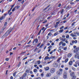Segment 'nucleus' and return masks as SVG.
Listing matches in <instances>:
<instances>
[{
  "instance_id": "f257e3e1",
  "label": "nucleus",
  "mask_w": 79,
  "mask_h": 79,
  "mask_svg": "<svg viewBox=\"0 0 79 79\" xmlns=\"http://www.w3.org/2000/svg\"><path fill=\"white\" fill-rule=\"evenodd\" d=\"M15 27H13V28L11 29V27H10V28L8 30V31L6 32L4 35L2 36V38H4L5 37H7L9 34H10V32H11V31H13Z\"/></svg>"
},
{
  "instance_id": "f03ea898",
  "label": "nucleus",
  "mask_w": 79,
  "mask_h": 79,
  "mask_svg": "<svg viewBox=\"0 0 79 79\" xmlns=\"http://www.w3.org/2000/svg\"><path fill=\"white\" fill-rule=\"evenodd\" d=\"M63 72V69H60L57 72V74L58 76H60L62 74Z\"/></svg>"
},
{
  "instance_id": "7ed1b4c3",
  "label": "nucleus",
  "mask_w": 79,
  "mask_h": 79,
  "mask_svg": "<svg viewBox=\"0 0 79 79\" xmlns=\"http://www.w3.org/2000/svg\"><path fill=\"white\" fill-rule=\"evenodd\" d=\"M63 77L64 79H66L68 77V73L67 72H64L63 74Z\"/></svg>"
},
{
  "instance_id": "20e7f679",
  "label": "nucleus",
  "mask_w": 79,
  "mask_h": 79,
  "mask_svg": "<svg viewBox=\"0 0 79 79\" xmlns=\"http://www.w3.org/2000/svg\"><path fill=\"white\" fill-rule=\"evenodd\" d=\"M79 48L77 47L76 49H74V50L73 51V53H77L78 52V51H79Z\"/></svg>"
},
{
  "instance_id": "39448f33",
  "label": "nucleus",
  "mask_w": 79,
  "mask_h": 79,
  "mask_svg": "<svg viewBox=\"0 0 79 79\" xmlns=\"http://www.w3.org/2000/svg\"><path fill=\"white\" fill-rule=\"evenodd\" d=\"M50 71L51 73H54L55 72V69L52 68L50 69Z\"/></svg>"
},
{
  "instance_id": "423d86ee",
  "label": "nucleus",
  "mask_w": 79,
  "mask_h": 79,
  "mask_svg": "<svg viewBox=\"0 0 79 79\" xmlns=\"http://www.w3.org/2000/svg\"><path fill=\"white\" fill-rule=\"evenodd\" d=\"M79 52L78 53H76L75 54L74 57L75 58H77L78 59H79Z\"/></svg>"
},
{
  "instance_id": "0eeeda50",
  "label": "nucleus",
  "mask_w": 79,
  "mask_h": 79,
  "mask_svg": "<svg viewBox=\"0 0 79 79\" xmlns=\"http://www.w3.org/2000/svg\"><path fill=\"white\" fill-rule=\"evenodd\" d=\"M60 23V21H58L56 23V24H55L54 25V27H55V28L58 27V25Z\"/></svg>"
},
{
  "instance_id": "6e6552de",
  "label": "nucleus",
  "mask_w": 79,
  "mask_h": 79,
  "mask_svg": "<svg viewBox=\"0 0 79 79\" xmlns=\"http://www.w3.org/2000/svg\"><path fill=\"white\" fill-rule=\"evenodd\" d=\"M54 68H57L58 67V64L54 63L52 64Z\"/></svg>"
},
{
  "instance_id": "1a4fd4ad",
  "label": "nucleus",
  "mask_w": 79,
  "mask_h": 79,
  "mask_svg": "<svg viewBox=\"0 0 79 79\" xmlns=\"http://www.w3.org/2000/svg\"><path fill=\"white\" fill-rule=\"evenodd\" d=\"M52 76V73H48L46 74V76L48 77H50V76Z\"/></svg>"
},
{
  "instance_id": "9d476101",
  "label": "nucleus",
  "mask_w": 79,
  "mask_h": 79,
  "mask_svg": "<svg viewBox=\"0 0 79 79\" xmlns=\"http://www.w3.org/2000/svg\"><path fill=\"white\" fill-rule=\"evenodd\" d=\"M72 53H69L67 55V57H68V58H70L72 56Z\"/></svg>"
},
{
  "instance_id": "9b49d317",
  "label": "nucleus",
  "mask_w": 79,
  "mask_h": 79,
  "mask_svg": "<svg viewBox=\"0 0 79 79\" xmlns=\"http://www.w3.org/2000/svg\"><path fill=\"white\" fill-rule=\"evenodd\" d=\"M70 76L73 77V76L75 75V73L74 72H72L70 74Z\"/></svg>"
},
{
  "instance_id": "f8f14e48",
  "label": "nucleus",
  "mask_w": 79,
  "mask_h": 79,
  "mask_svg": "<svg viewBox=\"0 0 79 79\" xmlns=\"http://www.w3.org/2000/svg\"><path fill=\"white\" fill-rule=\"evenodd\" d=\"M49 59H50L49 57H48V56H46L44 58V60H45V61H46L47 60H48Z\"/></svg>"
},
{
  "instance_id": "ddd939ff",
  "label": "nucleus",
  "mask_w": 79,
  "mask_h": 79,
  "mask_svg": "<svg viewBox=\"0 0 79 79\" xmlns=\"http://www.w3.org/2000/svg\"><path fill=\"white\" fill-rule=\"evenodd\" d=\"M72 44H74L75 43V44H77V40H75V41H72Z\"/></svg>"
},
{
  "instance_id": "4468645a",
  "label": "nucleus",
  "mask_w": 79,
  "mask_h": 79,
  "mask_svg": "<svg viewBox=\"0 0 79 79\" xmlns=\"http://www.w3.org/2000/svg\"><path fill=\"white\" fill-rule=\"evenodd\" d=\"M35 42V43H37V42H38V39H35L34 40L33 42V44Z\"/></svg>"
},
{
  "instance_id": "2eb2a0df",
  "label": "nucleus",
  "mask_w": 79,
  "mask_h": 79,
  "mask_svg": "<svg viewBox=\"0 0 79 79\" xmlns=\"http://www.w3.org/2000/svg\"><path fill=\"white\" fill-rule=\"evenodd\" d=\"M5 29V27H4L2 28L0 31L1 33H2V32H3V31H4V29Z\"/></svg>"
},
{
  "instance_id": "dca6fc26",
  "label": "nucleus",
  "mask_w": 79,
  "mask_h": 79,
  "mask_svg": "<svg viewBox=\"0 0 79 79\" xmlns=\"http://www.w3.org/2000/svg\"><path fill=\"white\" fill-rule=\"evenodd\" d=\"M44 69H45V71H48L49 69V67H46V68L44 67Z\"/></svg>"
},
{
  "instance_id": "f3484780",
  "label": "nucleus",
  "mask_w": 79,
  "mask_h": 79,
  "mask_svg": "<svg viewBox=\"0 0 79 79\" xmlns=\"http://www.w3.org/2000/svg\"><path fill=\"white\" fill-rule=\"evenodd\" d=\"M27 76V73H25L23 74L22 77H26Z\"/></svg>"
},
{
  "instance_id": "a211bd4d",
  "label": "nucleus",
  "mask_w": 79,
  "mask_h": 79,
  "mask_svg": "<svg viewBox=\"0 0 79 79\" xmlns=\"http://www.w3.org/2000/svg\"><path fill=\"white\" fill-rule=\"evenodd\" d=\"M71 8V6L70 5H69L66 8L67 10H69Z\"/></svg>"
},
{
  "instance_id": "6ab92c4d",
  "label": "nucleus",
  "mask_w": 79,
  "mask_h": 79,
  "mask_svg": "<svg viewBox=\"0 0 79 79\" xmlns=\"http://www.w3.org/2000/svg\"><path fill=\"white\" fill-rule=\"evenodd\" d=\"M16 71H15L13 73V76H14V77H15V76H16Z\"/></svg>"
},
{
  "instance_id": "aec40b11",
  "label": "nucleus",
  "mask_w": 79,
  "mask_h": 79,
  "mask_svg": "<svg viewBox=\"0 0 79 79\" xmlns=\"http://www.w3.org/2000/svg\"><path fill=\"white\" fill-rule=\"evenodd\" d=\"M50 6V5L48 6L47 7L45 8L43 10L44 11H45V10H47L48 8H49Z\"/></svg>"
},
{
  "instance_id": "412c9836",
  "label": "nucleus",
  "mask_w": 79,
  "mask_h": 79,
  "mask_svg": "<svg viewBox=\"0 0 79 79\" xmlns=\"http://www.w3.org/2000/svg\"><path fill=\"white\" fill-rule=\"evenodd\" d=\"M69 65H72L73 64V61H70L69 62Z\"/></svg>"
},
{
  "instance_id": "4be33fe9",
  "label": "nucleus",
  "mask_w": 79,
  "mask_h": 79,
  "mask_svg": "<svg viewBox=\"0 0 79 79\" xmlns=\"http://www.w3.org/2000/svg\"><path fill=\"white\" fill-rule=\"evenodd\" d=\"M72 70H73V71H76V68L73 67H72Z\"/></svg>"
},
{
  "instance_id": "5701e85b",
  "label": "nucleus",
  "mask_w": 79,
  "mask_h": 79,
  "mask_svg": "<svg viewBox=\"0 0 79 79\" xmlns=\"http://www.w3.org/2000/svg\"><path fill=\"white\" fill-rule=\"evenodd\" d=\"M33 71L34 73H37V70L36 69H34Z\"/></svg>"
},
{
  "instance_id": "b1692460",
  "label": "nucleus",
  "mask_w": 79,
  "mask_h": 79,
  "mask_svg": "<svg viewBox=\"0 0 79 79\" xmlns=\"http://www.w3.org/2000/svg\"><path fill=\"white\" fill-rule=\"evenodd\" d=\"M25 72L26 73H27V74H29V70L28 69H27L25 70Z\"/></svg>"
},
{
  "instance_id": "393cba45",
  "label": "nucleus",
  "mask_w": 79,
  "mask_h": 79,
  "mask_svg": "<svg viewBox=\"0 0 79 79\" xmlns=\"http://www.w3.org/2000/svg\"><path fill=\"white\" fill-rule=\"evenodd\" d=\"M63 31H64V29L60 30V31H59V32H60V33L63 32Z\"/></svg>"
},
{
  "instance_id": "a878e982",
  "label": "nucleus",
  "mask_w": 79,
  "mask_h": 79,
  "mask_svg": "<svg viewBox=\"0 0 79 79\" xmlns=\"http://www.w3.org/2000/svg\"><path fill=\"white\" fill-rule=\"evenodd\" d=\"M62 46H65L66 45V43H63V42H62Z\"/></svg>"
},
{
  "instance_id": "bb28decb",
  "label": "nucleus",
  "mask_w": 79,
  "mask_h": 79,
  "mask_svg": "<svg viewBox=\"0 0 79 79\" xmlns=\"http://www.w3.org/2000/svg\"><path fill=\"white\" fill-rule=\"evenodd\" d=\"M5 18V17L2 16L0 18V20H2L3 19H4Z\"/></svg>"
},
{
  "instance_id": "cd10ccee",
  "label": "nucleus",
  "mask_w": 79,
  "mask_h": 79,
  "mask_svg": "<svg viewBox=\"0 0 79 79\" xmlns=\"http://www.w3.org/2000/svg\"><path fill=\"white\" fill-rule=\"evenodd\" d=\"M31 47V45H28L26 46L25 47V48H27V47Z\"/></svg>"
},
{
  "instance_id": "c85d7f7f",
  "label": "nucleus",
  "mask_w": 79,
  "mask_h": 79,
  "mask_svg": "<svg viewBox=\"0 0 79 79\" xmlns=\"http://www.w3.org/2000/svg\"><path fill=\"white\" fill-rule=\"evenodd\" d=\"M62 43H63V41H60L59 44V46H60V45H61V44H62Z\"/></svg>"
},
{
  "instance_id": "c756f323",
  "label": "nucleus",
  "mask_w": 79,
  "mask_h": 79,
  "mask_svg": "<svg viewBox=\"0 0 79 79\" xmlns=\"http://www.w3.org/2000/svg\"><path fill=\"white\" fill-rule=\"evenodd\" d=\"M32 60L33 61L31 62V63H34V61L35 60L34 59H31V60H30V61H32Z\"/></svg>"
},
{
  "instance_id": "7c9ffc66",
  "label": "nucleus",
  "mask_w": 79,
  "mask_h": 79,
  "mask_svg": "<svg viewBox=\"0 0 79 79\" xmlns=\"http://www.w3.org/2000/svg\"><path fill=\"white\" fill-rule=\"evenodd\" d=\"M64 28V26H62V27H60V30H61V29H63Z\"/></svg>"
},
{
  "instance_id": "2f4dec72",
  "label": "nucleus",
  "mask_w": 79,
  "mask_h": 79,
  "mask_svg": "<svg viewBox=\"0 0 79 79\" xmlns=\"http://www.w3.org/2000/svg\"><path fill=\"white\" fill-rule=\"evenodd\" d=\"M64 11V9H62L60 12V14H62L63 13V12Z\"/></svg>"
},
{
  "instance_id": "473e14b6",
  "label": "nucleus",
  "mask_w": 79,
  "mask_h": 79,
  "mask_svg": "<svg viewBox=\"0 0 79 79\" xmlns=\"http://www.w3.org/2000/svg\"><path fill=\"white\" fill-rule=\"evenodd\" d=\"M73 79H76V77L75 75H74L73 76H72Z\"/></svg>"
},
{
  "instance_id": "72a5a7b5",
  "label": "nucleus",
  "mask_w": 79,
  "mask_h": 79,
  "mask_svg": "<svg viewBox=\"0 0 79 79\" xmlns=\"http://www.w3.org/2000/svg\"><path fill=\"white\" fill-rule=\"evenodd\" d=\"M68 60H69L68 58H67V59H66L65 60V63H67V62H68Z\"/></svg>"
},
{
  "instance_id": "f704fd0d",
  "label": "nucleus",
  "mask_w": 79,
  "mask_h": 79,
  "mask_svg": "<svg viewBox=\"0 0 79 79\" xmlns=\"http://www.w3.org/2000/svg\"><path fill=\"white\" fill-rule=\"evenodd\" d=\"M20 7L19 6H16L15 7V8L16 9V10H18V9Z\"/></svg>"
},
{
  "instance_id": "c9c22d12",
  "label": "nucleus",
  "mask_w": 79,
  "mask_h": 79,
  "mask_svg": "<svg viewBox=\"0 0 79 79\" xmlns=\"http://www.w3.org/2000/svg\"><path fill=\"white\" fill-rule=\"evenodd\" d=\"M51 58H52V59H55V56H52L51 57Z\"/></svg>"
},
{
  "instance_id": "e433bc0d",
  "label": "nucleus",
  "mask_w": 79,
  "mask_h": 79,
  "mask_svg": "<svg viewBox=\"0 0 79 79\" xmlns=\"http://www.w3.org/2000/svg\"><path fill=\"white\" fill-rule=\"evenodd\" d=\"M20 79H26L25 77H23V76L20 78Z\"/></svg>"
},
{
  "instance_id": "4c0bfd02",
  "label": "nucleus",
  "mask_w": 79,
  "mask_h": 79,
  "mask_svg": "<svg viewBox=\"0 0 79 79\" xmlns=\"http://www.w3.org/2000/svg\"><path fill=\"white\" fill-rule=\"evenodd\" d=\"M60 58H59L57 59V62H58V63H60Z\"/></svg>"
},
{
  "instance_id": "58836bf2",
  "label": "nucleus",
  "mask_w": 79,
  "mask_h": 79,
  "mask_svg": "<svg viewBox=\"0 0 79 79\" xmlns=\"http://www.w3.org/2000/svg\"><path fill=\"white\" fill-rule=\"evenodd\" d=\"M58 32H56L54 34V36H56V35H58Z\"/></svg>"
},
{
  "instance_id": "ea45409f",
  "label": "nucleus",
  "mask_w": 79,
  "mask_h": 79,
  "mask_svg": "<svg viewBox=\"0 0 79 79\" xmlns=\"http://www.w3.org/2000/svg\"><path fill=\"white\" fill-rule=\"evenodd\" d=\"M54 79H58V77L57 76H55L54 77Z\"/></svg>"
},
{
  "instance_id": "a19ab883",
  "label": "nucleus",
  "mask_w": 79,
  "mask_h": 79,
  "mask_svg": "<svg viewBox=\"0 0 79 79\" xmlns=\"http://www.w3.org/2000/svg\"><path fill=\"white\" fill-rule=\"evenodd\" d=\"M61 40L62 41H65V40H66V39L65 38H64V39H61Z\"/></svg>"
},
{
  "instance_id": "79ce46f5",
  "label": "nucleus",
  "mask_w": 79,
  "mask_h": 79,
  "mask_svg": "<svg viewBox=\"0 0 79 79\" xmlns=\"http://www.w3.org/2000/svg\"><path fill=\"white\" fill-rule=\"evenodd\" d=\"M75 23H76L75 22H73V23L72 24V26H74V25L75 24Z\"/></svg>"
},
{
  "instance_id": "37998d69",
  "label": "nucleus",
  "mask_w": 79,
  "mask_h": 79,
  "mask_svg": "<svg viewBox=\"0 0 79 79\" xmlns=\"http://www.w3.org/2000/svg\"><path fill=\"white\" fill-rule=\"evenodd\" d=\"M75 34H76L78 36H79V32H76Z\"/></svg>"
},
{
  "instance_id": "c03bdc74",
  "label": "nucleus",
  "mask_w": 79,
  "mask_h": 79,
  "mask_svg": "<svg viewBox=\"0 0 79 79\" xmlns=\"http://www.w3.org/2000/svg\"><path fill=\"white\" fill-rule=\"evenodd\" d=\"M79 63V61L78 60L76 62H75V64H78Z\"/></svg>"
},
{
  "instance_id": "a18cd8bd",
  "label": "nucleus",
  "mask_w": 79,
  "mask_h": 79,
  "mask_svg": "<svg viewBox=\"0 0 79 79\" xmlns=\"http://www.w3.org/2000/svg\"><path fill=\"white\" fill-rule=\"evenodd\" d=\"M30 73L31 74H33V72L32 71H31L30 72Z\"/></svg>"
},
{
  "instance_id": "49530a36",
  "label": "nucleus",
  "mask_w": 79,
  "mask_h": 79,
  "mask_svg": "<svg viewBox=\"0 0 79 79\" xmlns=\"http://www.w3.org/2000/svg\"><path fill=\"white\" fill-rule=\"evenodd\" d=\"M41 31H42V29H41V30L38 33V35H40V33L41 32Z\"/></svg>"
},
{
  "instance_id": "de8ad7c7",
  "label": "nucleus",
  "mask_w": 79,
  "mask_h": 79,
  "mask_svg": "<svg viewBox=\"0 0 79 79\" xmlns=\"http://www.w3.org/2000/svg\"><path fill=\"white\" fill-rule=\"evenodd\" d=\"M69 35H67L66 36V38H67V39H68L69 38Z\"/></svg>"
},
{
  "instance_id": "09e8293b",
  "label": "nucleus",
  "mask_w": 79,
  "mask_h": 79,
  "mask_svg": "<svg viewBox=\"0 0 79 79\" xmlns=\"http://www.w3.org/2000/svg\"><path fill=\"white\" fill-rule=\"evenodd\" d=\"M27 57H26L25 58H24V59H23V60H26V59H27Z\"/></svg>"
},
{
  "instance_id": "8fccbe9b",
  "label": "nucleus",
  "mask_w": 79,
  "mask_h": 79,
  "mask_svg": "<svg viewBox=\"0 0 79 79\" xmlns=\"http://www.w3.org/2000/svg\"><path fill=\"white\" fill-rule=\"evenodd\" d=\"M52 45H50L49 46V47L48 48L49 49V48H52Z\"/></svg>"
},
{
  "instance_id": "3c124183",
  "label": "nucleus",
  "mask_w": 79,
  "mask_h": 79,
  "mask_svg": "<svg viewBox=\"0 0 79 79\" xmlns=\"http://www.w3.org/2000/svg\"><path fill=\"white\" fill-rule=\"evenodd\" d=\"M53 53V50H52L50 53L49 54L50 55H52V54Z\"/></svg>"
},
{
  "instance_id": "603ef678",
  "label": "nucleus",
  "mask_w": 79,
  "mask_h": 79,
  "mask_svg": "<svg viewBox=\"0 0 79 79\" xmlns=\"http://www.w3.org/2000/svg\"><path fill=\"white\" fill-rule=\"evenodd\" d=\"M6 60L7 61H9V58H6Z\"/></svg>"
},
{
  "instance_id": "864d4df0",
  "label": "nucleus",
  "mask_w": 79,
  "mask_h": 79,
  "mask_svg": "<svg viewBox=\"0 0 79 79\" xmlns=\"http://www.w3.org/2000/svg\"><path fill=\"white\" fill-rule=\"evenodd\" d=\"M69 13L67 14V15L66 16V17L67 18H68V17H69Z\"/></svg>"
},
{
  "instance_id": "5fc2aeb1",
  "label": "nucleus",
  "mask_w": 79,
  "mask_h": 79,
  "mask_svg": "<svg viewBox=\"0 0 79 79\" xmlns=\"http://www.w3.org/2000/svg\"><path fill=\"white\" fill-rule=\"evenodd\" d=\"M41 43H39L37 46V47H40V45L41 44Z\"/></svg>"
},
{
  "instance_id": "6e6d98bb",
  "label": "nucleus",
  "mask_w": 79,
  "mask_h": 79,
  "mask_svg": "<svg viewBox=\"0 0 79 79\" xmlns=\"http://www.w3.org/2000/svg\"><path fill=\"white\" fill-rule=\"evenodd\" d=\"M34 15V14H33L30 18L31 19L32 17H33V16Z\"/></svg>"
},
{
  "instance_id": "4d7b16f0",
  "label": "nucleus",
  "mask_w": 79,
  "mask_h": 79,
  "mask_svg": "<svg viewBox=\"0 0 79 79\" xmlns=\"http://www.w3.org/2000/svg\"><path fill=\"white\" fill-rule=\"evenodd\" d=\"M38 48H36L35 49V50H34V52H36V50H37Z\"/></svg>"
},
{
  "instance_id": "13d9d810",
  "label": "nucleus",
  "mask_w": 79,
  "mask_h": 79,
  "mask_svg": "<svg viewBox=\"0 0 79 79\" xmlns=\"http://www.w3.org/2000/svg\"><path fill=\"white\" fill-rule=\"evenodd\" d=\"M7 24V22H5L4 23V26H6Z\"/></svg>"
},
{
  "instance_id": "bf43d9fd",
  "label": "nucleus",
  "mask_w": 79,
  "mask_h": 79,
  "mask_svg": "<svg viewBox=\"0 0 79 79\" xmlns=\"http://www.w3.org/2000/svg\"><path fill=\"white\" fill-rule=\"evenodd\" d=\"M43 46H44V44H42L40 46V48H42L43 47Z\"/></svg>"
},
{
  "instance_id": "052dcab7",
  "label": "nucleus",
  "mask_w": 79,
  "mask_h": 79,
  "mask_svg": "<svg viewBox=\"0 0 79 79\" xmlns=\"http://www.w3.org/2000/svg\"><path fill=\"white\" fill-rule=\"evenodd\" d=\"M75 3L74 2H72L70 3V5H74Z\"/></svg>"
},
{
  "instance_id": "680f3d73",
  "label": "nucleus",
  "mask_w": 79,
  "mask_h": 79,
  "mask_svg": "<svg viewBox=\"0 0 79 79\" xmlns=\"http://www.w3.org/2000/svg\"><path fill=\"white\" fill-rule=\"evenodd\" d=\"M37 63H38V64H40V61H38L37 62Z\"/></svg>"
},
{
  "instance_id": "e2e57ef3",
  "label": "nucleus",
  "mask_w": 79,
  "mask_h": 79,
  "mask_svg": "<svg viewBox=\"0 0 79 79\" xmlns=\"http://www.w3.org/2000/svg\"><path fill=\"white\" fill-rule=\"evenodd\" d=\"M73 65L74 66H75V67H76V68L77 67V64H74Z\"/></svg>"
},
{
  "instance_id": "0e129e2a",
  "label": "nucleus",
  "mask_w": 79,
  "mask_h": 79,
  "mask_svg": "<svg viewBox=\"0 0 79 79\" xmlns=\"http://www.w3.org/2000/svg\"><path fill=\"white\" fill-rule=\"evenodd\" d=\"M15 8H15V7L14 8H13V10H12V11L13 12V11H15Z\"/></svg>"
},
{
  "instance_id": "69168bd1",
  "label": "nucleus",
  "mask_w": 79,
  "mask_h": 79,
  "mask_svg": "<svg viewBox=\"0 0 79 79\" xmlns=\"http://www.w3.org/2000/svg\"><path fill=\"white\" fill-rule=\"evenodd\" d=\"M72 37H77V35H73V36H72Z\"/></svg>"
},
{
  "instance_id": "338daca9",
  "label": "nucleus",
  "mask_w": 79,
  "mask_h": 79,
  "mask_svg": "<svg viewBox=\"0 0 79 79\" xmlns=\"http://www.w3.org/2000/svg\"><path fill=\"white\" fill-rule=\"evenodd\" d=\"M61 6V3H60L59 5H58V7H60V6Z\"/></svg>"
},
{
  "instance_id": "774afa93",
  "label": "nucleus",
  "mask_w": 79,
  "mask_h": 79,
  "mask_svg": "<svg viewBox=\"0 0 79 79\" xmlns=\"http://www.w3.org/2000/svg\"><path fill=\"white\" fill-rule=\"evenodd\" d=\"M65 70H68V69H69L67 67H66L65 68Z\"/></svg>"
}]
</instances>
